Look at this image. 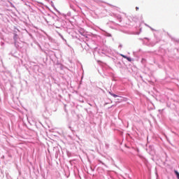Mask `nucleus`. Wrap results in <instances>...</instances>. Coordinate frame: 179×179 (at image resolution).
I'll return each mask as SVG.
<instances>
[{"label":"nucleus","instance_id":"f257e3e1","mask_svg":"<svg viewBox=\"0 0 179 179\" xmlns=\"http://www.w3.org/2000/svg\"><path fill=\"white\" fill-rule=\"evenodd\" d=\"M68 24H69V22L59 17V19L53 24V26H55L56 29H68Z\"/></svg>","mask_w":179,"mask_h":179},{"label":"nucleus","instance_id":"f03ea898","mask_svg":"<svg viewBox=\"0 0 179 179\" xmlns=\"http://www.w3.org/2000/svg\"><path fill=\"white\" fill-rule=\"evenodd\" d=\"M95 52H97L99 55H108L110 52H111V49L108 48L107 46H102L101 50H97V48H95Z\"/></svg>","mask_w":179,"mask_h":179},{"label":"nucleus","instance_id":"7ed1b4c3","mask_svg":"<svg viewBox=\"0 0 179 179\" xmlns=\"http://www.w3.org/2000/svg\"><path fill=\"white\" fill-rule=\"evenodd\" d=\"M50 12L52 13L53 15H51V14H48V16H50V17H52V19H53V20H55V22H56L59 17L57 15V14H55L54 11L50 10Z\"/></svg>","mask_w":179,"mask_h":179},{"label":"nucleus","instance_id":"20e7f679","mask_svg":"<svg viewBox=\"0 0 179 179\" xmlns=\"http://www.w3.org/2000/svg\"><path fill=\"white\" fill-rule=\"evenodd\" d=\"M110 15L113 16V17H115L116 19H117V20H118V22H120V23H121L122 22V17H121V15L112 13Z\"/></svg>","mask_w":179,"mask_h":179},{"label":"nucleus","instance_id":"39448f33","mask_svg":"<svg viewBox=\"0 0 179 179\" xmlns=\"http://www.w3.org/2000/svg\"><path fill=\"white\" fill-rule=\"evenodd\" d=\"M122 101H128V98L121 96H117V103H122Z\"/></svg>","mask_w":179,"mask_h":179},{"label":"nucleus","instance_id":"423d86ee","mask_svg":"<svg viewBox=\"0 0 179 179\" xmlns=\"http://www.w3.org/2000/svg\"><path fill=\"white\" fill-rule=\"evenodd\" d=\"M140 40H142L143 44H144V45H149L148 38H140Z\"/></svg>","mask_w":179,"mask_h":179},{"label":"nucleus","instance_id":"0eeeda50","mask_svg":"<svg viewBox=\"0 0 179 179\" xmlns=\"http://www.w3.org/2000/svg\"><path fill=\"white\" fill-rule=\"evenodd\" d=\"M102 33L105 37H113V35L110 33L107 32L106 30H102Z\"/></svg>","mask_w":179,"mask_h":179},{"label":"nucleus","instance_id":"6e6552de","mask_svg":"<svg viewBox=\"0 0 179 179\" xmlns=\"http://www.w3.org/2000/svg\"><path fill=\"white\" fill-rule=\"evenodd\" d=\"M55 156V159H58V157L61 156V150H59V149H56Z\"/></svg>","mask_w":179,"mask_h":179},{"label":"nucleus","instance_id":"1a4fd4ad","mask_svg":"<svg viewBox=\"0 0 179 179\" xmlns=\"http://www.w3.org/2000/svg\"><path fill=\"white\" fill-rule=\"evenodd\" d=\"M103 75H105V76H108V73H107V70L110 69L109 67H103Z\"/></svg>","mask_w":179,"mask_h":179},{"label":"nucleus","instance_id":"9d476101","mask_svg":"<svg viewBox=\"0 0 179 179\" xmlns=\"http://www.w3.org/2000/svg\"><path fill=\"white\" fill-rule=\"evenodd\" d=\"M139 157L143 162V163H145V164L148 163V159H146L145 157H143V155H139Z\"/></svg>","mask_w":179,"mask_h":179},{"label":"nucleus","instance_id":"9b49d317","mask_svg":"<svg viewBox=\"0 0 179 179\" xmlns=\"http://www.w3.org/2000/svg\"><path fill=\"white\" fill-rule=\"evenodd\" d=\"M34 43V44H36V45L38 47L39 50L43 51V48L41 47V45H40V43L38 41H35Z\"/></svg>","mask_w":179,"mask_h":179},{"label":"nucleus","instance_id":"f8f14e48","mask_svg":"<svg viewBox=\"0 0 179 179\" xmlns=\"http://www.w3.org/2000/svg\"><path fill=\"white\" fill-rule=\"evenodd\" d=\"M71 11H69L66 14L62 13V16H63L64 18L66 17V16H71Z\"/></svg>","mask_w":179,"mask_h":179},{"label":"nucleus","instance_id":"ddd939ff","mask_svg":"<svg viewBox=\"0 0 179 179\" xmlns=\"http://www.w3.org/2000/svg\"><path fill=\"white\" fill-rule=\"evenodd\" d=\"M57 34H58V36L60 37V38H62V40H63V41H64V43H66V39L64 38V36H62V35L61 34V33L57 32Z\"/></svg>","mask_w":179,"mask_h":179},{"label":"nucleus","instance_id":"4468645a","mask_svg":"<svg viewBox=\"0 0 179 179\" xmlns=\"http://www.w3.org/2000/svg\"><path fill=\"white\" fill-rule=\"evenodd\" d=\"M18 37H19V36L17 35V34H14V35H13L14 43L17 41Z\"/></svg>","mask_w":179,"mask_h":179},{"label":"nucleus","instance_id":"2eb2a0df","mask_svg":"<svg viewBox=\"0 0 179 179\" xmlns=\"http://www.w3.org/2000/svg\"><path fill=\"white\" fill-rule=\"evenodd\" d=\"M173 173H174V174H175L176 178H177V179H179V172H178V171H177V170L175 169V170L173 171Z\"/></svg>","mask_w":179,"mask_h":179},{"label":"nucleus","instance_id":"dca6fc26","mask_svg":"<svg viewBox=\"0 0 179 179\" xmlns=\"http://www.w3.org/2000/svg\"><path fill=\"white\" fill-rule=\"evenodd\" d=\"M68 128L71 131V132H72V134H73V135H75V130L73 129V127H71V124H69L68 125Z\"/></svg>","mask_w":179,"mask_h":179},{"label":"nucleus","instance_id":"f3484780","mask_svg":"<svg viewBox=\"0 0 179 179\" xmlns=\"http://www.w3.org/2000/svg\"><path fill=\"white\" fill-rule=\"evenodd\" d=\"M68 128L71 131V132H72V134H73V135H75V130L73 129V127H71V124H69L68 125Z\"/></svg>","mask_w":179,"mask_h":179},{"label":"nucleus","instance_id":"a211bd4d","mask_svg":"<svg viewBox=\"0 0 179 179\" xmlns=\"http://www.w3.org/2000/svg\"><path fill=\"white\" fill-rule=\"evenodd\" d=\"M96 167H97V166H94V164L90 165L91 171H94L96 170Z\"/></svg>","mask_w":179,"mask_h":179},{"label":"nucleus","instance_id":"6ab92c4d","mask_svg":"<svg viewBox=\"0 0 179 179\" xmlns=\"http://www.w3.org/2000/svg\"><path fill=\"white\" fill-rule=\"evenodd\" d=\"M110 96H112V97H114V99H117V97H120V95L113 93H110Z\"/></svg>","mask_w":179,"mask_h":179},{"label":"nucleus","instance_id":"aec40b11","mask_svg":"<svg viewBox=\"0 0 179 179\" xmlns=\"http://www.w3.org/2000/svg\"><path fill=\"white\" fill-rule=\"evenodd\" d=\"M132 22H134L135 23H137L138 19V17L135 16V17H131Z\"/></svg>","mask_w":179,"mask_h":179},{"label":"nucleus","instance_id":"412c9836","mask_svg":"<svg viewBox=\"0 0 179 179\" xmlns=\"http://www.w3.org/2000/svg\"><path fill=\"white\" fill-rule=\"evenodd\" d=\"M53 9L58 13L59 16H61L62 15V13H61V12L59 10H58V9H57V8L55 6L53 7Z\"/></svg>","mask_w":179,"mask_h":179},{"label":"nucleus","instance_id":"4be33fe9","mask_svg":"<svg viewBox=\"0 0 179 179\" xmlns=\"http://www.w3.org/2000/svg\"><path fill=\"white\" fill-rule=\"evenodd\" d=\"M129 62H132V61H134V59H132L131 57H128L126 59Z\"/></svg>","mask_w":179,"mask_h":179},{"label":"nucleus","instance_id":"5701e85b","mask_svg":"<svg viewBox=\"0 0 179 179\" xmlns=\"http://www.w3.org/2000/svg\"><path fill=\"white\" fill-rule=\"evenodd\" d=\"M14 45H15V47H16L17 48V50H19V48H20L19 47V44H17V42H14Z\"/></svg>","mask_w":179,"mask_h":179},{"label":"nucleus","instance_id":"b1692460","mask_svg":"<svg viewBox=\"0 0 179 179\" xmlns=\"http://www.w3.org/2000/svg\"><path fill=\"white\" fill-rule=\"evenodd\" d=\"M66 155H67L68 157H71V156H72L71 152H69V151L66 152Z\"/></svg>","mask_w":179,"mask_h":179},{"label":"nucleus","instance_id":"393cba45","mask_svg":"<svg viewBox=\"0 0 179 179\" xmlns=\"http://www.w3.org/2000/svg\"><path fill=\"white\" fill-rule=\"evenodd\" d=\"M145 62H146V59L142 58L141 59V64H145Z\"/></svg>","mask_w":179,"mask_h":179},{"label":"nucleus","instance_id":"a878e982","mask_svg":"<svg viewBox=\"0 0 179 179\" xmlns=\"http://www.w3.org/2000/svg\"><path fill=\"white\" fill-rule=\"evenodd\" d=\"M147 26H148V27H150V30H152V31H156V29L152 28L150 26H149V25H147Z\"/></svg>","mask_w":179,"mask_h":179},{"label":"nucleus","instance_id":"bb28decb","mask_svg":"<svg viewBox=\"0 0 179 179\" xmlns=\"http://www.w3.org/2000/svg\"><path fill=\"white\" fill-rule=\"evenodd\" d=\"M50 5L52 8H54L55 6V5H54V2L52 1H50Z\"/></svg>","mask_w":179,"mask_h":179},{"label":"nucleus","instance_id":"cd10ccee","mask_svg":"<svg viewBox=\"0 0 179 179\" xmlns=\"http://www.w3.org/2000/svg\"><path fill=\"white\" fill-rule=\"evenodd\" d=\"M121 56H122V58H124V59H127V58L128 57V56L124 55H121Z\"/></svg>","mask_w":179,"mask_h":179},{"label":"nucleus","instance_id":"c85d7f7f","mask_svg":"<svg viewBox=\"0 0 179 179\" xmlns=\"http://www.w3.org/2000/svg\"><path fill=\"white\" fill-rule=\"evenodd\" d=\"M0 45H1V47H3V45H5V43L3 42V41H1V42L0 43Z\"/></svg>","mask_w":179,"mask_h":179},{"label":"nucleus","instance_id":"c756f323","mask_svg":"<svg viewBox=\"0 0 179 179\" xmlns=\"http://www.w3.org/2000/svg\"><path fill=\"white\" fill-rule=\"evenodd\" d=\"M99 164L101 163V164H103V166H106V164H104V162H101V160L99 161Z\"/></svg>","mask_w":179,"mask_h":179},{"label":"nucleus","instance_id":"7c9ffc66","mask_svg":"<svg viewBox=\"0 0 179 179\" xmlns=\"http://www.w3.org/2000/svg\"><path fill=\"white\" fill-rule=\"evenodd\" d=\"M75 176H76V177H78L79 178H80V175L79 173H78V174L75 173Z\"/></svg>","mask_w":179,"mask_h":179},{"label":"nucleus","instance_id":"2f4dec72","mask_svg":"<svg viewBox=\"0 0 179 179\" xmlns=\"http://www.w3.org/2000/svg\"><path fill=\"white\" fill-rule=\"evenodd\" d=\"M2 64V59H1V56H0V65Z\"/></svg>","mask_w":179,"mask_h":179},{"label":"nucleus","instance_id":"473e14b6","mask_svg":"<svg viewBox=\"0 0 179 179\" xmlns=\"http://www.w3.org/2000/svg\"><path fill=\"white\" fill-rule=\"evenodd\" d=\"M108 93H109V94L111 95V93H113V91L110 90V91H108Z\"/></svg>","mask_w":179,"mask_h":179},{"label":"nucleus","instance_id":"72a5a7b5","mask_svg":"<svg viewBox=\"0 0 179 179\" xmlns=\"http://www.w3.org/2000/svg\"><path fill=\"white\" fill-rule=\"evenodd\" d=\"M1 159H5V156H4V155H2V156L1 157Z\"/></svg>","mask_w":179,"mask_h":179},{"label":"nucleus","instance_id":"f704fd0d","mask_svg":"<svg viewBox=\"0 0 179 179\" xmlns=\"http://www.w3.org/2000/svg\"><path fill=\"white\" fill-rule=\"evenodd\" d=\"M136 10H139V7H136Z\"/></svg>","mask_w":179,"mask_h":179},{"label":"nucleus","instance_id":"c9c22d12","mask_svg":"<svg viewBox=\"0 0 179 179\" xmlns=\"http://www.w3.org/2000/svg\"><path fill=\"white\" fill-rule=\"evenodd\" d=\"M9 55H12V56L13 57V53L10 52V53H9Z\"/></svg>","mask_w":179,"mask_h":179},{"label":"nucleus","instance_id":"e433bc0d","mask_svg":"<svg viewBox=\"0 0 179 179\" xmlns=\"http://www.w3.org/2000/svg\"><path fill=\"white\" fill-rule=\"evenodd\" d=\"M160 41H157L155 44H157Z\"/></svg>","mask_w":179,"mask_h":179},{"label":"nucleus","instance_id":"4c0bfd02","mask_svg":"<svg viewBox=\"0 0 179 179\" xmlns=\"http://www.w3.org/2000/svg\"><path fill=\"white\" fill-rule=\"evenodd\" d=\"M119 48H122V45H120Z\"/></svg>","mask_w":179,"mask_h":179},{"label":"nucleus","instance_id":"58836bf2","mask_svg":"<svg viewBox=\"0 0 179 179\" xmlns=\"http://www.w3.org/2000/svg\"><path fill=\"white\" fill-rule=\"evenodd\" d=\"M110 75H111V76H114V74H113V73H110Z\"/></svg>","mask_w":179,"mask_h":179},{"label":"nucleus","instance_id":"ea45409f","mask_svg":"<svg viewBox=\"0 0 179 179\" xmlns=\"http://www.w3.org/2000/svg\"><path fill=\"white\" fill-rule=\"evenodd\" d=\"M19 174H20H20H22V172H20V171H19Z\"/></svg>","mask_w":179,"mask_h":179},{"label":"nucleus","instance_id":"a19ab883","mask_svg":"<svg viewBox=\"0 0 179 179\" xmlns=\"http://www.w3.org/2000/svg\"><path fill=\"white\" fill-rule=\"evenodd\" d=\"M113 23H114V24L118 25V24H115V22H113Z\"/></svg>","mask_w":179,"mask_h":179},{"label":"nucleus","instance_id":"79ce46f5","mask_svg":"<svg viewBox=\"0 0 179 179\" xmlns=\"http://www.w3.org/2000/svg\"><path fill=\"white\" fill-rule=\"evenodd\" d=\"M70 8H73V6H72V5H71V6H70Z\"/></svg>","mask_w":179,"mask_h":179},{"label":"nucleus","instance_id":"37998d69","mask_svg":"<svg viewBox=\"0 0 179 179\" xmlns=\"http://www.w3.org/2000/svg\"><path fill=\"white\" fill-rule=\"evenodd\" d=\"M141 51H142V50L139 49L138 52H141Z\"/></svg>","mask_w":179,"mask_h":179},{"label":"nucleus","instance_id":"c03bdc74","mask_svg":"<svg viewBox=\"0 0 179 179\" xmlns=\"http://www.w3.org/2000/svg\"><path fill=\"white\" fill-rule=\"evenodd\" d=\"M89 105L92 107L93 105H92L91 103H89Z\"/></svg>","mask_w":179,"mask_h":179},{"label":"nucleus","instance_id":"a18cd8bd","mask_svg":"<svg viewBox=\"0 0 179 179\" xmlns=\"http://www.w3.org/2000/svg\"><path fill=\"white\" fill-rule=\"evenodd\" d=\"M66 178H69V176H66Z\"/></svg>","mask_w":179,"mask_h":179},{"label":"nucleus","instance_id":"49530a36","mask_svg":"<svg viewBox=\"0 0 179 179\" xmlns=\"http://www.w3.org/2000/svg\"><path fill=\"white\" fill-rule=\"evenodd\" d=\"M106 104H108V103H105V106H106Z\"/></svg>","mask_w":179,"mask_h":179},{"label":"nucleus","instance_id":"de8ad7c7","mask_svg":"<svg viewBox=\"0 0 179 179\" xmlns=\"http://www.w3.org/2000/svg\"><path fill=\"white\" fill-rule=\"evenodd\" d=\"M106 147H108V145L107 144H106Z\"/></svg>","mask_w":179,"mask_h":179},{"label":"nucleus","instance_id":"09e8293b","mask_svg":"<svg viewBox=\"0 0 179 179\" xmlns=\"http://www.w3.org/2000/svg\"><path fill=\"white\" fill-rule=\"evenodd\" d=\"M113 41H114V38H112Z\"/></svg>","mask_w":179,"mask_h":179}]
</instances>
